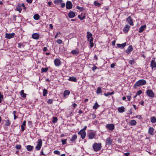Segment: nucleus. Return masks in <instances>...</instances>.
<instances>
[{
    "mask_svg": "<svg viewBox=\"0 0 156 156\" xmlns=\"http://www.w3.org/2000/svg\"><path fill=\"white\" fill-rule=\"evenodd\" d=\"M146 83L145 80H140L137 81L135 84L134 87L135 88H136L138 86H143L145 85Z\"/></svg>",
    "mask_w": 156,
    "mask_h": 156,
    "instance_id": "1",
    "label": "nucleus"
},
{
    "mask_svg": "<svg viewBox=\"0 0 156 156\" xmlns=\"http://www.w3.org/2000/svg\"><path fill=\"white\" fill-rule=\"evenodd\" d=\"M101 143H94L93 146L92 147L95 151H99L101 148Z\"/></svg>",
    "mask_w": 156,
    "mask_h": 156,
    "instance_id": "2",
    "label": "nucleus"
},
{
    "mask_svg": "<svg viewBox=\"0 0 156 156\" xmlns=\"http://www.w3.org/2000/svg\"><path fill=\"white\" fill-rule=\"evenodd\" d=\"M42 140L41 139H40L38 140L37 142V144L35 147V148L37 151L39 150L42 145Z\"/></svg>",
    "mask_w": 156,
    "mask_h": 156,
    "instance_id": "3",
    "label": "nucleus"
},
{
    "mask_svg": "<svg viewBox=\"0 0 156 156\" xmlns=\"http://www.w3.org/2000/svg\"><path fill=\"white\" fill-rule=\"evenodd\" d=\"M146 94L148 97L151 98L154 97V94L152 90L151 89L147 90Z\"/></svg>",
    "mask_w": 156,
    "mask_h": 156,
    "instance_id": "4",
    "label": "nucleus"
},
{
    "mask_svg": "<svg viewBox=\"0 0 156 156\" xmlns=\"http://www.w3.org/2000/svg\"><path fill=\"white\" fill-rule=\"evenodd\" d=\"M96 135V133L95 132H93L92 131H90L87 134L89 139H92L94 138Z\"/></svg>",
    "mask_w": 156,
    "mask_h": 156,
    "instance_id": "5",
    "label": "nucleus"
},
{
    "mask_svg": "<svg viewBox=\"0 0 156 156\" xmlns=\"http://www.w3.org/2000/svg\"><path fill=\"white\" fill-rule=\"evenodd\" d=\"M78 134L80 135L82 139H84L86 135V132L81 130L78 133Z\"/></svg>",
    "mask_w": 156,
    "mask_h": 156,
    "instance_id": "6",
    "label": "nucleus"
},
{
    "mask_svg": "<svg viewBox=\"0 0 156 156\" xmlns=\"http://www.w3.org/2000/svg\"><path fill=\"white\" fill-rule=\"evenodd\" d=\"M54 62L55 66L57 67L60 66L61 63L60 60L58 58L55 59L54 61Z\"/></svg>",
    "mask_w": 156,
    "mask_h": 156,
    "instance_id": "7",
    "label": "nucleus"
},
{
    "mask_svg": "<svg viewBox=\"0 0 156 156\" xmlns=\"http://www.w3.org/2000/svg\"><path fill=\"white\" fill-rule=\"evenodd\" d=\"M87 40L88 41H90V40H93L92 34L89 31L87 32Z\"/></svg>",
    "mask_w": 156,
    "mask_h": 156,
    "instance_id": "8",
    "label": "nucleus"
},
{
    "mask_svg": "<svg viewBox=\"0 0 156 156\" xmlns=\"http://www.w3.org/2000/svg\"><path fill=\"white\" fill-rule=\"evenodd\" d=\"M15 35L14 33L11 34L6 33L5 34V38L8 39H10L13 37Z\"/></svg>",
    "mask_w": 156,
    "mask_h": 156,
    "instance_id": "9",
    "label": "nucleus"
},
{
    "mask_svg": "<svg viewBox=\"0 0 156 156\" xmlns=\"http://www.w3.org/2000/svg\"><path fill=\"white\" fill-rule=\"evenodd\" d=\"M150 66L152 69L155 68H156V62L155 61V58H154L152 59L150 64Z\"/></svg>",
    "mask_w": 156,
    "mask_h": 156,
    "instance_id": "10",
    "label": "nucleus"
},
{
    "mask_svg": "<svg viewBox=\"0 0 156 156\" xmlns=\"http://www.w3.org/2000/svg\"><path fill=\"white\" fill-rule=\"evenodd\" d=\"M106 127L111 131L113 130L115 128V126L114 124H107L106 126Z\"/></svg>",
    "mask_w": 156,
    "mask_h": 156,
    "instance_id": "11",
    "label": "nucleus"
},
{
    "mask_svg": "<svg viewBox=\"0 0 156 156\" xmlns=\"http://www.w3.org/2000/svg\"><path fill=\"white\" fill-rule=\"evenodd\" d=\"M73 5L70 1H67L66 3V8L68 9H70L72 8Z\"/></svg>",
    "mask_w": 156,
    "mask_h": 156,
    "instance_id": "12",
    "label": "nucleus"
},
{
    "mask_svg": "<svg viewBox=\"0 0 156 156\" xmlns=\"http://www.w3.org/2000/svg\"><path fill=\"white\" fill-rule=\"evenodd\" d=\"M126 21L131 26H133V23L132 17L130 16H129L127 19H126Z\"/></svg>",
    "mask_w": 156,
    "mask_h": 156,
    "instance_id": "13",
    "label": "nucleus"
},
{
    "mask_svg": "<svg viewBox=\"0 0 156 156\" xmlns=\"http://www.w3.org/2000/svg\"><path fill=\"white\" fill-rule=\"evenodd\" d=\"M154 129L151 127H150L148 129V133L149 135L153 136L154 135Z\"/></svg>",
    "mask_w": 156,
    "mask_h": 156,
    "instance_id": "14",
    "label": "nucleus"
},
{
    "mask_svg": "<svg viewBox=\"0 0 156 156\" xmlns=\"http://www.w3.org/2000/svg\"><path fill=\"white\" fill-rule=\"evenodd\" d=\"M106 143L108 145H110L112 144V140L110 137H108L106 140Z\"/></svg>",
    "mask_w": 156,
    "mask_h": 156,
    "instance_id": "15",
    "label": "nucleus"
},
{
    "mask_svg": "<svg viewBox=\"0 0 156 156\" xmlns=\"http://www.w3.org/2000/svg\"><path fill=\"white\" fill-rule=\"evenodd\" d=\"M133 50V48L132 46L131 45H129L126 50V52L128 54L130 53V52Z\"/></svg>",
    "mask_w": 156,
    "mask_h": 156,
    "instance_id": "16",
    "label": "nucleus"
},
{
    "mask_svg": "<svg viewBox=\"0 0 156 156\" xmlns=\"http://www.w3.org/2000/svg\"><path fill=\"white\" fill-rule=\"evenodd\" d=\"M130 28V27L128 25H126L125 27L123 29V31L125 33H127Z\"/></svg>",
    "mask_w": 156,
    "mask_h": 156,
    "instance_id": "17",
    "label": "nucleus"
},
{
    "mask_svg": "<svg viewBox=\"0 0 156 156\" xmlns=\"http://www.w3.org/2000/svg\"><path fill=\"white\" fill-rule=\"evenodd\" d=\"M32 37L34 39H38L40 37V35L37 33H34L32 35Z\"/></svg>",
    "mask_w": 156,
    "mask_h": 156,
    "instance_id": "18",
    "label": "nucleus"
},
{
    "mask_svg": "<svg viewBox=\"0 0 156 156\" xmlns=\"http://www.w3.org/2000/svg\"><path fill=\"white\" fill-rule=\"evenodd\" d=\"M26 121L24 120L23 121L22 125L21 126V131L23 132L25 129L26 127Z\"/></svg>",
    "mask_w": 156,
    "mask_h": 156,
    "instance_id": "19",
    "label": "nucleus"
},
{
    "mask_svg": "<svg viewBox=\"0 0 156 156\" xmlns=\"http://www.w3.org/2000/svg\"><path fill=\"white\" fill-rule=\"evenodd\" d=\"M68 16L69 18H73L75 16V14L74 12L70 11L69 13Z\"/></svg>",
    "mask_w": 156,
    "mask_h": 156,
    "instance_id": "20",
    "label": "nucleus"
},
{
    "mask_svg": "<svg viewBox=\"0 0 156 156\" xmlns=\"http://www.w3.org/2000/svg\"><path fill=\"white\" fill-rule=\"evenodd\" d=\"M71 53L73 55H77L79 53V50L78 48L76 50H73L71 51Z\"/></svg>",
    "mask_w": 156,
    "mask_h": 156,
    "instance_id": "21",
    "label": "nucleus"
},
{
    "mask_svg": "<svg viewBox=\"0 0 156 156\" xmlns=\"http://www.w3.org/2000/svg\"><path fill=\"white\" fill-rule=\"evenodd\" d=\"M68 80L71 81L76 82H77V79L75 76H70L68 79Z\"/></svg>",
    "mask_w": 156,
    "mask_h": 156,
    "instance_id": "22",
    "label": "nucleus"
},
{
    "mask_svg": "<svg viewBox=\"0 0 156 156\" xmlns=\"http://www.w3.org/2000/svg\"><path fill=\"white\" fill-rule=\"evenodd\" d=\"M126 42L122 44H117V47L121 48H123L126 46Z\"/></svg>",
    "mask_w": 156,
    "mask_h": 156,
    "instance_id": "23",
    "label": "nucleus"
},
{
    "mask_svg": "<svg viewBox=\"0 0 156 156\" xmlns=\"http://www.w3.org/2000/svg\"><path fill=\"white\" fill-rule=\"evenodd\" d=\"M125 108L123 106L119 107L117 109L119 112L122 113L125 112Z\"/></svg>",
    "mask_w": 156,
    "mask_h": 156,
    "instance_id": "24",
    "label": "nucleus"
},
{
    "mask_svg": "<svg viewBox=\"0 0 156 156\" xmlns=\"http://www.w3.org/2000/svg\"><path fill=\"white\" fill-rule=\"evenodd\" d=\"M146 27L147 26L146 25L141 26L139 29V32L140 33H142L146 28Z\"/></svg>",
    "mask_w": 156,
    "mask_h": 156,
    "instance_id": "25",
    "label": "nucleus"
},
{
    "mask_svg": "<svg viewBox=\"0 0 156 156\" xmlns=\"http://www.w3.org/2000/svg\"><path fill=\"white\" fill-rule=\"evenodd\" d=\"M16 10L18 11L20 13H21V11L22 10V5L21 4H19L16 7Z\"/></svg>",
    "mask_w": 156,
    "mask_h": 156,
    "instance_id": "26",
    "label": "nucleus"
},
{
    "mask_svg": "<svg viewBox=\"0 0 156 156\" xmlns=\"http://www.w3.org/2000/svg\"><path fill=\"white\" fill-rule=\"evenodd\" d=\"M129 123L130 126H134L136 125V122L135 120H132L129 121Z\"/></svg>",
    "mask_w": 156,
    "mask_h": 156,
    "instance_id": "27",
    "label": "nucleus"
},
{
    "mask_svg": "<svg viewBox=\"0 0 156 156\" xmlns=\"http://www.w3.org/2000/svg\"><path fill=\"white\" fill-rule=\"evenodd\" d=\"M77 138V136L76 134H74L73 135L72 137V138L70 139V141L72 142H73L74 141H75V140H76V139Z\"/></svg>",
    "mask_w": 156,
    "mask_h": 156,
    "instance_id": "28",
    "label": "nucleus"
},
{
    "mask_svg": "<svg viewBox=\"0 0 156 156\" xmlns=\"http://www.w3.org/2000/svg\"><path fill=\"white\" fill-rule=\"evenodd\" d=\"M26 42H23V43H18V47L19 48H21V47L24 48L25 46L24 44H26Z\"/></svg>",
    "mask_w": 156,
    "mask_h": 156,
    "instance_id": "29",
    "label": "nucleus"
},
{
    "mask_svg": "<svg viewBox=\"0 0 156 156\" xmlns=\"http://www.w3.org/2000/svg\"><path fill=\"white\" fill-rule=\"evenodd\" d=\"M34 148L33 146L30 145H28L27 147V150L29 151H32Z\"/></svg>",
    "mask_w": 156,
    "mask_h": 156,
    "instance_id": "30",
    "label": "nucleus"
},
{
    "mask_svg": "<svg viewBox=\"0 0 156 156\" xmlns=\"http://www.w3.org/2000/svg\"><path fill=\"white\" fill-rule=\"evenodd\" d=\"M70 92L69 90H65L63 93L64 97H66V95H68L69 94Z\"/></svg>",
    "mask_w": 156,
    "mask_h": 156,
    "instance_id": "31",
    "label": "nucleus"
},
{
    "mask_svg": "<svg viewBox=\"0 0 156 156\" xmlns=\"http://www.w3.org/2000/svg\"><path fill=\"white\" fill-rule=\"evenodd\" d=\"M151 121L152 123H154L156 122V118L154 116H153L151 118Z\"/></svg>",
    "mask_w": 156,
    "mask_h": 156,
    "instance_id": "32",
    "label": "nucleus"
},
{
    "mask_svg": "<svg viewBox=\"0 0 156 156\" xmlns=\"http://www.w3.org/2000/svg\"><path fill=\"white\" fill-rule=\"evenodd\" d=\"M78 17L81 20H82L84 19L85 18V16L84 15H83L82 14H81L80 15H79L78 16Z\"/></svg>",
    "mask_w": 156,
    "mask_h": 156,
    "instance_id": "33",
    "label": "nucleus"
},
{
    "mask_svg": "<svg viewBox=\"0 0 156 156\" xmlns=\"http://www.w3.org/2000/svg\"><path fill=\"white\" fill-rule=\"evenodd\" d=\"M62 2V0H55L54 1V2L55 4L58 5L61 3Z\"/></svg>",
    "mask_w": 156,
    "mask_h": 156,
    "instance_id": "34",
    "label": "nucleus"
},
{
    "mask_svg": "<svg viewBox=\"0 0 156 156\" xmlns=\"http://www.w3.org/2000/svg\"><path fill=\"white\" fill-rule=\"evenodd\" d=\"M20 95L23 98H25L26 97V94L24 93L23 90H22L21 91Z\"/></svg>",
    "mask_w": 156,
    "mask_h": 156,
    "instance_id": "35",
    "label": "nucleus"
},
{
    "mask_svg": "<svg viewBox=\"0 0 156 156\" xmlns=\"http://www.w3.org/2000/svg\"><path fill=\"white\" fill-rule=\"evenodd\" d=\"M99 105H98V103L97 102H96L95 104L93 106V108L94 109H97L99 107Z\"/></svg>",
    "mask_w": 156,
    "mask_h": 156,
    "instance_id": "36",
    "label": "nucleus"
},
{
    "mask_svg": "<svg viewBox=\"0 0 156 156\" xmlns=\"http://www.w3.org/2000/svg\"><path fill=\"white\" fill-rule=\"evenodd\" d=\"M94 4L95 5L98 7H100L101 5V3H99L96 1H95L94 2Z\"/></svg>",
    "mask_w": 156,
    "mask_h": 156,
    "instance_id": "37",
    "label": "nucleus"
},
{
    "mask_svg": "<svg viewBox=\"0 0 156 156\" xmlns=\"http://www.w3.org/2000/svg\"><path fill=\"white\" fill-rule=\"evenodd\" d=\"M48 94V90L47 89H44L43 90V96L45 97L46 96L47 94Z\"/></svg>",
    "mask_w": 156,
    "mask_h": 156,
    "instance_id": "38",
    "label": "nucleus"
},
{
    "mask_svg": "<svg viewBox=\"0 0 156 156\" xmlns=\"http://www.w3.org/2000/svg\"><path fill=\"white\" fill-rule=\"evenodd\" d=\"M114 94V91H112L111 92H108L107 94L105 93L104 94L105 96L108 97L109 95H112Z\"/></svg>",
    "mask_w": 156,
    "mask_h": 156,
    "instance_id": "39",
    "label": "nucleus"
},
{
    "mask_svg": "<svg viewBox=\"0 0 156 156\" xmlns=\"http://www.w3.org/2000/svg\"><path fill=\"white\" fill-rule=\"evenodd\" d=\"M34 18L35 20H38L40 18V16L38 14H35L34 16Z\"/></svg>",
    "mask_w": 156,
    "mask_h": 156,
    "instance_id": "40",
    "label": "nucleus"
},
{
    "mask_svg": "<svg viewBox=\"0 0 156 156\" xmlns=\"http://www.w3.org/2000/svg\"><path fill=\"white\" fill-rule=\"evenodd\" d=\"M11 125V122L10 121L9 119L7 120L5 123V125L6 126H9Z\"/></svg>",
    "mask_w": 156,
    "mask_h": 156,
    "instance_id": "41",
    "label": "nucleus"
},
{
    "mask_svg": "<svg viewBox=\"0 0 156 156\" xmlns=\"http://www.w3.org/2000/svg\"><path fill=\"white\" fill-rule=\"evenodd\" d=\"M102 91L101 88L100 87H98L96 91V93L97 94H100L102 93Z\"/></svg>",
    "mask_w": 156,
    "mask_h": 156,
    "instance_id": "42",
    "label": "nucleus"
},
{
    "mask_svg": "<svg viewBox=\"0 0 156 156\" xmlns=\"http://www.w3.org/2000/svg\"><path fill=\"white\" fill-rule=\"evenodd\" d=\"M48 70V68H42L41 70V73L46 72Z\"/></svg>",
    "mask_w": 156,
    "mask_h": 156,
    "instance_id": "43",
    "label": "nucleus"
},
{
    "mask_svg": "<svg viewBox=\"0 0 156 156\" xmlns=\"http://www.w3.org/2000/svg\"><path fill=\"white\" fill-rule=\"evenodd\" d=\"M135 62V60L132 59L129 60V63L130 65H133L134 64Z\"/></svg>",
    "mask_w": 156,
    "mask_h": 156,
    "instance_id": "44",
    "label": "nucleus"
},
{
    "mask_svg": "<svg viewBox=\"0 0 156 156\" xmlns=\"http://www.w3.org/2000/svg\"><path fill=\"white\" fill-rule=\"evenodd\" d=\"M58 120L57 118L55 117L53 118V120H52V122L53 123H56Z\"/></svg>",
    "mask_w": 156,
    "mask_h": 156,
    "instance_id": "45",
    "label": "nucleus"
},
{
    "mask_svg": "<svg viewBox=\"0 0 156 156\" xmlns=\"http://www.w3.org/2000/svg\"><path fill=\"white\" fill-rule=\"evenodd\" d=\"M76 8L80 10V11H82L84 10V8L83 7H80L79 6H77L76 7Z\"/></svg>",
    "mask_w": 156,
    "mask_h": 156,
    "instance_id": "46",
    "label": "nucleus"
},
{
    "mask_svg": "<svg viewBox=\"0 0 156 156\" xmlns=\"http://www.w3.org/2000/svg\"><path fill=\"white\" fill-rule=\"evenodd\" d=\"M89 42L90 44V47L92 48L94 46V44L93 42V40H90Z\"/></svg>",
    "mask_w": 156,
    "mask_h": 156,
    "instance_id": "47",
    "label": "nucleus"
},
{
    "mask_svg": "<svg viewBox=\"0 0 156 156\" xmlns=\"http://www.w3.org/2000/svg\"><path fill=\"white\" fill-rule=\"evenodd\" d=\"M67 140V139H65L64 140H61V141L63 145H64L66 143Z\"/></svg>",
    "mask_w": 156,
    "mask_h": 156,
    "instance_id": "48",
    "label": "nucleus"
},
{
    "mask_svg": "<svg viewBox=\"0 0 156 156\" xmlns=\"http://www.w3.org/2000/svg\"><path fill=\"white\" fill-rule=\"evenodd\" d=\"M54 153L56 154L60 155V152L58 151L55 150L54 151Z\"/></svg>",
    "mask_w": 156,
    "mask_h": 156,
    "instance_id": "49",
    "label": "nucleus"
},
{
    "mask_svg": "<svg viewBox=\"0 0 156 156\" xmlns=\"http://www.w3.org/2000/svg\"><path fill=\"white\" fill-rule=\"evenodd\" d=\"M3 98V96L0 92V103H1L2 101V100Z\"/></svg>",
    "mask_w": 156,
    "mask_h": 156,
    "instance_id": "50",
    "label": "nucleus"
},
{
    "mask_svg": "<svg viewBox=\"0 0 156 156\" xmlns=\"http://www.w3.org/2000/svg\"><path fill=\"white\" fill-rule=\"evenodd\" d=\"M21 148V146L20 145H17L16 146V148L18 150L20 149Z\"/></svg>",
    "mask_w": 156,
    "mask_h": 156,
    "instance_id": "51",
    "label": "nucleus"
},
{
    "mask_svg": "<svg viewBox=\"0 0 156 156\" xmlns=\"http://www.w3.org/2000/svg\"><path fill=\"white\" fill-rule=\"evenodd\" d=\"M53 100L51 99H49L47 103L49 104H51L52 103Z\"/></svg>",
    "mask_w": 156,
    "mask_h": 156,
    "instance_id": "52",
    "label": "nucleus"
},
{
    "mask_svg": "<svg viewBox=\"0 0 156 156\" xmlns=\"http://www.w3.org/2000/svg\"><path fill=\"white\" fill-rule=\"evenodd\" d=\"M56 42L58 44H61L62 43V41L61 39H58V40H57Z\"/></svg>",
    "mask_w": 156,
    "mask_h": 156,
    "instance_id": "53",
    "label": "nucleus"
},
{
    "mask_svg": "<svg viewBox=\"0 0 156 156\" xmlns=\"http://www.w3.org/2000/svg\"><path fill=\"white\" fill-rule=\"evenodd\" d=\"M97 68H98L96 66L94 65V66L92 68V69L94 72Z\"/></svg>",
    "mask_w": 156,
    "mask_h": 156,
    "instance_id": "54",
    "label": "nucleus"
},
{
    "mask_svg": "<svg viewBox=\"0 0 156 156\" xmlns=\"http://www.w3.org/2000/svg\"><path fill=\"white\" fill-rule=\"evenodd\" d=\"M28 125L30 127H31L32 125V122L31 121H28Z\"/></svg>",
    "mask_w": 156,
    "mask_h": 156,
    "instance_id": "55",
    "label": "nucleus"
},
{
    "mask_svg": "<svg viewBox=\"0 0 156 156\" xmlns=\"http://www.w3.org/2000/svg\"><path fill=\"white\" fill-rule=\"evenodd\" d=\"M61 7L62 8H64L65 7V4L64 3H62L61 2Z\"/></svg>",
    "mask_w": 156,
    "mask_h": 156,
    "instance_id": "56",
    "label": "nucleus"
},
{
    "mask_svg": "<svg viewBox=\"0 0 156 156\" xmlns=\"http://www.w3.org/2000/svg\"><path fill=\"white\" fill-rule=\"evenodd\" d=\"M59 34H60H60H61V33H60L59 32L57 33L56 34L55 36V38H56L57 37H58V36Z\"/></svg>",
    "mask_w": 156,
    "mask_h": 156,
    "instance_id": "57",
    "label": "nucleus"
},
{
    "mask_svg": "<svg viewBox=\"0 0 156 156\" xmlns=\"http://www.w3.org/2000/svg\"><path fill=\"white\" fill-rule=\"evenodd\" d=\"M142 93V91L141 90H139L136 94L137 95H140Z\"/></svg>",
    "mask_w": 156,
    "mask_h": 156,
    "instance_id": "58",
    "label": "nucleus"
},
{
    "mask_svg": "<svg viewBox=\"0 0 156 156\" xmlns=\"http://www.w3.org/2000/svg\"><path fill=\"white\" fill-rule=\"evenodd\" d=\"M72 106L74 108L77 106V105L76 103H73L72 104Z\"/></svg>",
    "mask_w": 156,
    "mask_h": 156,
    "instance_id": "59",
    "label": "nucleus"
},
{
    "mask_svg": "<svg viewBox=\"0 0 156 156\" xmlns=\"http://www.w3.org/2000/svg\"><path fill=\"white\" fill-rule=\"evenodd\" d=\"M21 5H22V7H23V9L25 10L26 9V8L25 7V6L24 4V3H22V4H21Z\"/></svg>",
    "mask_w": 156,
    "mask_h": 156,
    "instance_id": "60",
    "label": "nucleus"
},
{
    "mask_svg": "<svg viewBox=\"0 0 156 156\" xmlns=\"http://www.w3.org/2000/svg\"><path fill=\"white\" fill-rule=\"evenodd\" d=\"M136 117L137 118H138V119H142V118L141 117V116L140 115H138L136 116Z\"/></svg>",
    "mask_w": 156,
    "mask_h": 156,
    "instance_id": "61",
    "label": "nucleus"
},
{
    "mask_svg": "<svg viewBox=\"0 0 156 156\" xmlns=\"http://www.w3.org/2000/svg\"><path fill=\"white\" fill-rule=\"evenodd\" d=\"M43 51L45 52V51H47V48L46 47H44L43 48Z\"/></svg>",
    "mask_w": 156,
    "mask_h": 156,
    "instance_id": "62",
    "label": "nucleus"
},
{
    "mask_svg": "<svg viewBox=\"0 0 156 156\" xmlns=\"http://www.w3.org/2000/svg\"><path fill=\"white\" fill-rule=\"evenodd\" d=\"M26 1L28 3L30 4L32 2L33 0H26Z\"/></svg>",
    "mask_w": 156,
    "mask_h": 156,
    "instance_id": "63",
    "label": "nucleus"
},
{
    "mask_svg": "<svg viewBox=\"0 0 156 156\" xmlns=\"http://www.w3.org/2000/svg\"><path fill=\"white\" fill-rule=\"evenodd\" d=\"M129 153H125L124 154L125 156H129Z\"/></svg>",
    "mask_w": 156,
    "mask_h": 156,
    "instance_id": "64",
    "label": "nucleus"
}]
</instances>
